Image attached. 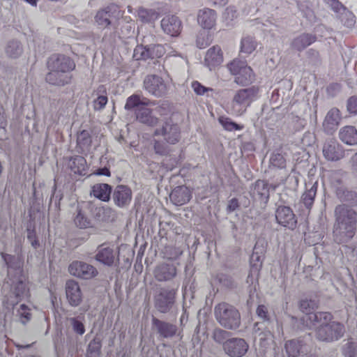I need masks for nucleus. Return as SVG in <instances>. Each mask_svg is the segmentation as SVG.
I'll list each match as a JSON object with an SVG mask.
<instances>
[{
	"label": "nucleus",
	"mask_w": 357,
	"mask_h": 357,
	"mask_svg": "<svg viewBox=\"0 0 357 357\" xmlns=\"http://www.w3.org/2000/svg\"><path fill=\"white\" fill-rule=\"evenodd\" d=\"M259 97V88L256 86L237 91L231 101V113L235 116L243 115L250 104Z\"/></svg>",
	"instance_id": "20e7f679"
},
{
	"label": "nucleus",
	"mask_w": 357,
	"mask_h": 357,
	"mask_svg": "<svg viewBox=\"0 0 357 357\" xmlns=\"http://www.w3.org/2000/svg\"><path fill=\"white\" fill-rule=\"evenodd\" d=\"M339 138L344 144L350 146L357 144V130L354 126H346L339 132Z\"/></svg>",
	"instance_id": "58836bf2"
},
{
	"label": "nucleus",
	"mask_w": 357,
	"mask_h": 357,
	"mask_svg": "<svg viewBox=\"0 0 357 357\" xmlns=\"http://www.w3.org/2000/svg\"><path fill=\"white\" fill-rule=\"evenodd\" d=\"M192 197V192L186 186H177L170 193L172 202L176 206H181L188 202Z\"/></svg>",
	"instance_id": "c85d7f7f"
},
{
	"label": "nucleus",
	"mask_w": 357,
	"mask_h": 357,
	"mask_svg": "<svg viewBox=\"0 0 357 357\" xmlns=\"http://www.w3.org/2000/svg\"><path fill=\"white\" fill-rule=\"evenodd\" d=\"M317 301L315 299L303 298L301 299L299 303L300 310L305 313L307 321L308 316L312 314V312L317 307Z\"/></svg>",
	"instance_id": "3c124183"
},
{
	"label": "nucleus",
	"mask_w": 357,
	"mask_h": 357,
	"mask_svg": "<svg viewBox=\"0 0 357 357\" xmlns=\"http://www.w3.org/2000/svg\"><path fill=\"white\" fill-rule=\"evenodd\" d=\"M337 17L346 27L351 28L355 24V16L349 10H346L342 15H338Z\"/></svg>",
	"instance_id": "13d9d810"
},
{
	"label": "nucleus",
	"mask_w": 357,
	"mask_h": 357,
	"mask_svg": "<svg viewBox=\"0 0 357 357\" xmlns=\"http://www.w3.org/2000/svg\"><path fill=\"white\" fill-rule=\"evenodd\" d=\"M88 206L92 215L98 221H109L114 216V211L108 206H96L93 202H89Z\"/></svg>",
	"instance_id": "473e14b6"
},
{
	"label": "nucleus",
	"mask_w": 357,
	"mask_h": 357,
	"mask_svg": "<svg viewBox=\"0 0 357 357\" xmlns=\"http://www.w3.org/2000/svg\"><path fill=\"white\" fill-rule=\"evenodd\" d=\"M163 32L172 37L178 36L182 29V23L178 17L169 15L164 17L160 22Z\"/></svg>",
	"instance_id": "5701e85b"
},
{
	"label": "nucleus",
	"mask_w": 357,
	"mask_h": 357,
	"mask_svg": "<svg viewBox=\"0 0 357 357\" xmlns=\"http://www.w3.org/2000/svg\"><path fill=\"white\" fill-rule=\"evenodd\" d=\"M136 13L138 18L143 23H153L160 16L159 13L154 9L143 7L139 8Z\"/></svg>",
	"instance_id": "a19ab883"
},
{
	"label": "nucleus",
	"mask_w": 357,
	"mask_h": 357,
	"mask_svg": "<svg viewBox=\"0 0 357 357\" xmlns=\"http://www.w3.org/2000/svg\"><path fill=\"white\" fill-rule=\"evenodd\" d=\"M74 222L75 225L80 229H85L91 227L92 223L90 218L81 210L77 208V214Z\"/></svg>",
	"instance_id": "864d4df0"
},
{
	"label": "nucleus",
	"mask_w": 357,
	"mask_h": 357,
	"mask_svg": "<svg viewBox=\"0 0 357 357\" xmlns=\"http://www.w3.org/2000/svg\"><path fill=\"white\" fill-rule=\"evenodd\" d=\"M180 134L179 126L171 119L167 120L161 127L154 131L155 136H162L167 143L171 144H175L179 141Z\"/></svg>",
	"instance_id": "ddd939ff"
},
{
	"label": "nucleus",
	"mask_w": 357,
	"mask_h": 357,
	"mask_svg": "<svg viewBox=\"0 0 357 357\" xmlns=\"http://www.w3.org/2000/svg\"><path fill=\"white\" fill-rule=\"evenodd\" d=\"M218 122L225 130L229 132L242 130L244 128L243 125L236 123L231 119L225 116H220Z\"/></svg>",
	"instance_id": "49530a36"
},
{
	"label": "nucleus",
	"mask_w": 357,
	"mask_h": 357,
	"mask_svg": "<svg viewBox=\"0 0 357 357\" xmlns=\"http://www.w3.org/2000/svg\"><path fill=\"white\" fill-rule=\"evenodd\" d=\"M270 162L272 166L279 169H283L286 166L285 158L282 154L278 153H275L271 155Z\"/></svg>",
	"instance_id": "bf43d9fd"
},
{
	"label": "nucleus",
	"mask_w": 357,
	"mask_h": 357,
	"mask_svg": "<svg viewBox=\"0 0 357 357\" xmlns=\"http://www.w3.org/2000/svg\"><path fill=\"white\" fill-rule=\"evenodd\" d=\"M342 352L346 357H357V342L346 343L343 347Z\"/></svg>",
	"instance_id": "052dcab7"
},
{
	"label": "nucleus",
	"mask_w": 357,
	"mask_h": 357,
	"mask_svg": "<svg viewBox=\"0 0 357 357\" xmlns=\"http://www.w3.org/2000/svg\"><path fill=\"white\" fill-rule=\"evenodd\" d=\"M48 70L69 73L75 68V61L69 56L64 54H55L52 55L47 61Z\"/></svg>",
	"instance_id": "2eb2a0df"
},
{
	"label": "nucleus",
	"mask_w": 357,
	"mask_h": 357,
	"mask_svg": "<svg viewBox=\"0 0 357 357\" xmlns=\"http://www.w3.org/2000/svg\"><path fill=\"white\" fill-rule=\"evenodd\" d=\"M275 216L277 223L280 226L289 230H294L296 228L297 217L290 206L277 205Z\"/></svg>",
	"instance_id": "f8f14e48"
},
{
	"label": "nucleus",
	"mask_w": 357,
	"mask_h": 357,
	"mask_svg": "<svg viewBox=\"0 0 357 357\" xmlns=\"http://www.w3.org/2000/svg\"><path fill=\"white\" fill-rule=\"evenodd\" d=\"M333 316L328 312H317L308 316V319L312 325L319 326L328 324L332 322Z\"/></svg>",
	"instance_id": "a18cd8bd"
},
{
	"label": "nucleus",
	"mask_w": 357,
	"mask_h": 357,
	"mask_svg": "<svg viewBox=\"0 0 357 357\" xmlns=\"http://www.w3.org/2000/svg\"><path fill=\"white\" fill-rule=\"evenodd\" d=\"M274 324L264 325L263 323H256L254 328L255 344L259 345L262 351L266 350L273 342L272 330Z\"/></svg>",
	"instance_id": "9b49d317"
},
{
	"label": "nucleus",
	"mask_w": 357,
	"mask_h": 357,
	"mask_svg": "<svg viewBox=\"0 0 357 357\" xmlns=\"http://www.w3.org/2000/svg\"><path fill=\"white\" fill-rule=\"evenodd\" d=\"M216 320L223 327L230 330L238 328L241 324V314L233 305L227 303L218 304L214 309Z\"/></svg>",
	"instance_id": "7ed1b4c3"
},
{
	"label": "nucleus",
	"mask_w": 357,
	"mask_h": 357,
	"mask_svg": "<svg viewBox=\"0 0 357 357\" xmlns=\"http://www.w3.org/2000/svg\"><path fill=\"white\" fill-rule=\"evenodd\" d=\"M257 42L252 36H247L242 38L241 42V53L250 54L257 47Z\"/></svg>",
	"instance_id": "09e8293b"
},
{
	"label": "nucleus",
	"mask_w": 357,
	"mask_h": 357,
	"mask_svg": "<svg viewBox=\"0 0 357 357\" xmlns=\"http://www.w3.org/2000/svg\"><path fill=\"white\" fill-rule=\"evenodd\" d=\"M72 75L69 73H61L53 70H49L46 75L45 80L47 83L55 86H65L70 83Z\"/></svg>",
	"instance_id": "2f4dec72"
},
{
	"label": "nucleus",
	"mask_w": 357,
	"mask_h": 357,
	"mask_svg": "<svg viewBox=\"0 0 357 357\" xmlns=\"http://www.w3.org/2000/svg\"><path fill=\"white\" fill-rule=\"evenodd\" d=\"M101 343L100 340L93 339L87 347V357H98L100 354Z\"/></svg>",
	"instance_id": "4d7b16f0"
},
{
	"label": "nucleus",
	"mask_w": 357,
	"mask_h": 357,
	"mask_svg": "<svg viewBox=\"0 0 357 357\" xmlns=\"http://www.w3.org/2000/svg\"><path fill=\"white\" fill-rule=\"evenodd\" d=\"M151 101L148 98L139 94H132L129 96L124 106L126 110L135 109L137 120L148 126H155L158 122V119L152 114V110L146 106L149 105Z\"/></svg>",
	"instance_id": "f03ea898"
},
{
	"label": "nucleus",
	"mask_w": 357,
	"mask_h": 357,
	"mask_svg": "<svg viewBox=\"0 0 357 357\" xmlns=\"http://www.w3.org/2000/svg\"><path fill=\"white\" fill-rule=\"evenodd\" d=\"M316 40V36L311 33H303L294 38L291 43L292 49L302 51Z\"/></svg>",
	"instance_id": "ea45409f"
},
{
	"label": "nucleus",
	"mask_w": 357,
	"mask_h": 357,
	"mask_svg": "<svg viewBox=\"0 0 357 357\" xmlns=\"http://www.w3.org/2000/svg\"><path fill=\"white\" fill-rule=\"evenodd\" d=\"M144 90L149 94L156 97L165 96L168 91L167 83L159 75H149L145 77L143 82Z\"/></svg>",
	"instance_id": "9d476101"
},
{
	"label": "nucleus",
	"mask_w": 357,
	"mask_h": 357,
	"mask_svg": "<svg viewBox=\"0 0 357 357\" xmlns=\"http://www.w3.org/2000/svg\"><path fill=\"white\" fill-rule=\"evenodd\" d=\"M216 279L218 280L219 283L222 284L223 287L227 288H232L234 287V281L228 275L224 273H219L216 276Z\"/></svg>",
	"instance_id": "338daca9"
},
{
	"label": "nucleus",
	"mask_w": 357,
	"mask_h": 357,
	"mask_svg": "<svg viewBox=\"0 0 357 357\" xmlns=\"http://www.w3.org/2000/svg\"><path fill=\"white\" fill-rule=\"evenodd\" d=\"M152 324L159 336L164 339L172 338L178 331L176 325L156 317L152 318Z\"/></svg>",
	"instance_id": "b1692460"
},
{
	"label": "nucleus",
	"mask_w": 357,
	"mask_h": 357,
	"mask_svg": "<svg viewBox=\"0 0 357 357\" xmlns=\"http://www.w3.org/2000/svg\"><path fill=\"white\" fill-rule=\"evenodd\" d=\"M248 344L244 339L234 337L224 342L223 349L230 357H242L248 351Z\"/></svg>",
	"instance_id": "f3484780"
},
{
	"label": "nucleus",
	"mask_w": 357,
	"mask_h": 357,
	"mask_svg": "<svg viewBox=\"0 0 357 357\" xmlns=\"http://www.w3.org/2000/svg\"><path fill=\"white\" fill-rule=\"evenodd\" d=\"M67 322L72 331L77 335L82 336L85 333L86 318L83 313L72 317H68Z\"/></svg>",
	"instance_id": "e433bc0d"
},
{
	"label": "nucleus",
	"mask_w": 357,
	"mask_h": 357,
	"mask_svg": "<svg viewBox=\"0 0 357 357\" xmlns=\"http://www.w3.org/2000/svg\"><path fill=\"white\" fill-rule=\"evenodd\" d=\"M256 312L259 319H261V321H257V323H263L264 325L274 324V320L271 319L265 305H259Z\"/></svg>",
	"instance_id": "6e6d98bb"
},
{
	"label": "nucleus",
	"mask_w": 357,
	"mask_h": 357,
	"mask_svg": "<svg viewBox=\"0 0 357 357\" xmlns=\"http://www.w3.org/2000/svg\"><path fill=\"white\" fill-rule=\"evenodd\" d=\"M77 145L83 151H87L90 148L92 142L91 136L89 131L82 130L77 135Z\"/></svg>",
	"instance_id": "8fccbe9b"
},
{
	"label": "nucleus",
	"mask_w": 357,
	"mask_h": 357,
	"mask_svg": "<svg viewBox=\"0 0 357 357\" xmlns=\"http://www.w3.org/2000/svg\"><path fill=\"white\" fill-rule=\"evenodd\" d=\"M229 72L235 75V82L239 85L245 86L252 82L255 75L252 68L245 61L234 59L227 65Z\"/></svg>",
	"instance_id": "0eeeda50"
},
{
	"label": "nucleus",
	"mask_w": 357,
	"mask_h": 357,
	"mask_svg": "<svg viewBox=\"0 0 357 357\" xmlns=\"http://www.w3.org/2000/svg\"><path fill=\"white\" fill-rule=\"evenodd\" d=\"M165 52V47L162 45H137L134 50L133 57L136 60L160 58Z\"/></svg>",
	"instance_id": "4468645a"
},
{
	"label": "nucleus",
	"mask_w": 357,
	"mask_h": 357,
	"mask_svg": "<svg viewBox=\"0 0 357 357\" xmlns=\"http://www.w3.org/2000/svg\"><path fill=\"white\" fill-rule=\"evenodd\" d=\"M176 291L168 287H162L153 296L154 307L162 314L172 311L176 302Z\"/></svg>",
	"instance_id": "423d86ee"
},
{
	"label": "nucleus",
	"mask_w": 357,
	"mask_h": 357,
	"mask_svg": "<svg viewBox=\"0 0 357 357\" xmlns=\"http://www.w3.org/2000/svg\"><path fill=\"white\" fill-rule=\"evenodd\" d=\"M23 45L17 40H9L5 48L6 55L12 59L20 57L23 53Z\"/></svg>",
	"instance_id": "79ce46f5"
},
{
	"label": "nucleus",
	"mask_w": 357,
	"mask_h": 357,
	"mask_svg": "<svg viewBox=\"0 0 357 357\" xmlns=\"http://www.w3.org/2000/svg\"><path fill=\"white\" fill-rule=\"evenodd\" d=\"M211 38L206 32L199 33L196 39L197 47L199 49H204L206 47L211 43Z\"/></svg>",
	"instance_id": "e2e57ef3"
},
{
	"label": "nucleus",
	"mask_w": 357,
	"mask_h": 357,
	"mask_svg": "<svg viewBox=\"0 0 357 357\" xmlns=\"http://www.w3.org/2000/svg\"><path fill=\"white\" fill-rule=\"evenodd\" d=\"M68 167L75 174L84 176L87 174L88 166L86 160L83 156L71 157L68 160Z\"/></svg>",
	"instance_id": "f704fd0d"
},
{
	"label": "nucleus",
	"mask_w": 357,
	"mask_h": 357,
	"mask_svg": "<svg viewBox=\"0 0 357 357\" xmlns=\"http://www.w3.org/2000/svg\"><path fill=\"white\" fill-rule=\"evenodd\" d=\"M123 13L116 5H111L96 13L95 21L100 29H107L111 34H115L119 26V20Z\"/></svg>",
	"instance_id": "39448f33"
},
{
	"label": "nucleus",
	"mask_w": 357,
	"mask_h": 357,
	"mask_svg": "<svg viewBox=\"0 0 357 357\" xmlns=\"http://www.w3.org/2000/svg\"><path fill=\"white\" fill-rule=\"evenodd\" d=\"M251 195L255 201H259L264 205L266 204L270 196L268 184L262 180L257 181L252 190Z\"/></svg>",
	"instance_id": "cd10ccee"
},
{
	"label": "nucleus",
	"mask_w": 357,
	"mask_h": 357,
	"mask_svg": "<svg viewBox=\"0 0 357 357\" xmlns=\"http://www.w3.org/2000/svg\"><path fill=\"white\" fill-rule=\"evenodd\" d=\"M92 96L94 97L93 100V107L94 110H102L108 102L105 86L104 85H100L94 90Z\"/></svg>",
	"instance_id": "c9c22d12"
},
{
	"label": "nucleus",
	"mask_w": 357,
	"mask_h": 357,
	"mask_svg": "<svg viewBox=\"0 0 357 357\" xmlns=\"http://www.w3.org/2000/svg\"><path fill=\"white\" fill-rule=\"evenodd\" d=\"M66 296L69 305L77 307L82 301V294L77 282L68 280L65 284Z\"/></svg>",
	"instance_id": "aec40b11"
},
{
	"label": "nucleus",
	"mask_w": 357,
	"mask_h": 357,
	"mask_svg": "<svg viewBox=\"0 0 357 357\" xmlns=\"http://www.w3.org/2000/svg\"><path fill=\"white\" fill-rule=\"evenodd\" d=\"M1 256L8 268V278L13 277V272L14 276L22 275V263L18 257L4 252H1Z\"/></svg>",
	"instance_id": "c756f323"
},
{
	"label": "nucleus",
	"mask_w": 357,
	"mask_h": 357,
	"mask_svg": "<svg viewBox=\"0 0 357 357\" xmlns=\"http://www.w3.org/2000/svg\"><path fill=\"white\" fill-rule=\"evenodd\" d=\"M223 61V55L220 47L213 46L209 48L206 54L205 65L211 70L213 68L220 66Z\"/></svg>",
	"instance_id": "7c9ffc66"
},
{
	"label": "nucleus",
	"mask_w": 357,
	"mask_h": 357,
	"mask_svg": "<svg viewBox=\"0 0 357 357\" xmlns=\"http://www.w3.org/2000/svg\"><path fill=\"white\" fill-rule=\"evenodd\" d=\"M284 349L288 357H298L308 352V347L302 337L287 340Z\"/></svg>",
	"instance_id": "4be33fe9"
},
{
	"label": "nucleus",
	"mask_w": 357,
	"mask_h": 357,
	"mask_svg": "<svg viewBox=\"0 0 357 357\" xmlns=\"http://www.w3.org/2000/svg\"><path fill=\"white\" fill-rule=\"evenodd\" d=\"M345 332L344 326L337 321L319 326L316 331L317 338L323 342H334L343 337Z\"/></svg>",
	"instance_id": "6e6552de"
},
{
	"label": "nucleus",
	"mask_w": 357,
	"mask_h": 357,
	"mask_svg": "<svg viewBox=\"0 0 357 357\" xmlns=\"http://www.w3.org/2000/svg\"><path fill=\"white\" fill-rule=\"evenodd\" d=\"M153 273L158 281L167 282L176 275V268L174 264L162 263L155 267Z\"/></svg>",
	"instance_id": "a878e982"
},
{
	"label": "nucleus",
	"mask_w": 357,
	"mask_h": 357,
	"mask_svg": "<svg viewBox=\"0 0 357 357\" xmlns=\"http://www.w3.org/2000/svg\"><path fill=\"white\" fill-rule=\"evenodd\" d=\"M335 216L334 241L338 244L347 243L356 234L357 213L347 206L342 204L336 206Z\"/></svg>",
	"instance_id": "f257e3e1"
},
{
	"label": "nucleus",
	"mask_w": 357,
	"mask_h": 357,
	"mask_svg": "<svg viewBox=\"0 0 357 357\" xmlns=\"http://www.w3.org/2000/svg\"><path fill=\"white\" fill-rule=\"evenodd\" d=\"M112 187L107 183L94 184L91 189L90 195L102 202H109L111 198Z\"/></svg>",
	"instance_id": "72a5a7b5"
},
{
	"label": "nucleus",
	"mask_w": 357,
	"mask_h": 357,
	"mask_svg": "<svg viewBox=\"0 0 357 357\" xmlns=\"http://www.w3.org/2000/svg\"><path fill=\"white\" fill-rule=\"evenodd\" d=\"M328 183L332 190L337 194L344 188L342 181V174L338 171H332L328 176Z\"/></svg>",
	"instance_id": "c03bdc74"
},
{
	"label": "nucleus",
	"mask_w": 357,
	"mask_h": 357,
	"mask_svg": "<svg viewBox=\"0 0 357 357\" xmlns=\"http://www.w3.org/2000/svg\"><path fill=\"white\" fill-rule=\"evenodd\" d=\"M154 149L157 154L166 155L169 151V147L166 143L158 140H155Z\"/></svg>",
	"instance_id": "774afa93"
},
{
	"label": "nucleus",
	"mask_w": 357,
	"mask_h": 357,
	"mask_svg": "<svg viewBox=\"0 0 357 357\" xmlns=\"http://www.w3.org/2000/svg\"><path fill=\"white\" fill-rule=\"evenodd\" d=\"M69 273L84 280H90L98 274L97 268L91 264L82 261H74L68 267Z\"/></svg>",
	"instance_id": "dca6fc26"
},
{
	"label": "nucleus",
	"mask_w": 357,
	"mask_h": 357,
	"mask_svg": "<svg viewBox=\"0 0 357 357\" xmlns=\"http://www.w3.org/2000/svg\"><path fill=\"white\" fill-rule=\"evenodd\" d=\"M323 155L327 160L337 161L344 156V149L337 142L329 140L324 144Z\"/></svg>",
	"instance_id": "393cba45"
},
{
	"label": "nucleus",
	"mask_w": 357,
	"mask_h": 357,
	"mask_svg": "<svg viewBox=\"0 0 357 357\" xmlns=\"http://www.w3.org/2000/svg\"><path fill=\"white\" fill-rule=\"evenodd\" d=\"M10 281L11 291L16 299L22 301L29 295V289L22 275L8 278L6 283Z\"/></svg>",
	"instance_id": "412c9836"
},
{
	"label": "nucleus",
	"mask_w": 357,
	"mask_h": 357,
	"mask_svg": "<svg viewBox=\"0 0 357 357\" xmlns=\"http://www.w3.org/2000/svg\"><path fill=\"white\" fill-rule=\"evenodd\" d=\"M191 87L193 91L197 96H205L206 98L213 97V89L211 87H206L198 81H193L191 84Z\"/></svg>",
	"instance_id": "de8ad7c7"
},
{
	"label": "nucleus",
	"mask_w": 357,
	"mask_h": 357,
	"mask_svg": "<svg viewBox=\"0 0 357 357\" xmlns=\"http://www.w3.org/2000/svg\"><path fill=\"white\" fill-rule=\"evenodd\" d=\"M119 255L118 250L106 243H102L97 247L94 259L105 266L113 267L119 264Z\"/></svg>",
	"instance_id": "1a4fd4ad"
},
{
	"label": "nucleus",
	"mask_w": 357,
	"mask_h": 357,
	"mask_svg": "<svg viewBox=\"0 0 357 357\" xmlns=\"http://www.w3.org/2000/svg\"><path fill=\"white\" fill-rule=\"evenodd\" d=\"M229 334V332L223 329L215 328L213 331V339L216 342L224 344V342L228 340Z\"/></svg>",
	"instance_id": "69168bd1"
},
{
	"label": "nucleus",
	"mask_w": 357,
	"mask_h": 357,
	"mask_svg": "<svg viewBox=\"0 0 357 357\" xmlns=\"http://www.w3.org/2000/svg\"><path fill=\"white\" fill-rule=\"evenodd\" d=\"M318 188V182L305 184V191L301 197V202L305 208L310 210L314 202Z\"/></svg>",
	"instance_id": "4c0bfd02"
},
{
	"label": "nucleus",
	"mask_w": 357,
	"mask_h": 357,
	"mask_svg": "<svg viewBox=\"0 0 357 357\" xmlns=\"http://www.w3.org/2000/svg\"><path fill=\"white\" fill-rule=\"evenodd\" d=\"M26 231L28 241L30 242L31 246L34 249H37L40 246V243L36 236V232L34 228H32L31 226H28Z\"/></svg>",
	"instance_id": "0e129e2a"
},
{
	"label": "nucleus",
	"mask_w": 357,
	"mask_h": 357,
	"mask_svg": "<svg viewBox=\"0 0 357 357\" xmlns=\"http://www.w3.org/2000/svg\"><path fill=\"white\" fill-rule=\"evenodd\" d=\"M342 120L340 111L336 108H331L328 111L323 121L324 131L328 135H333L337 129Z\"/></svg>",
	"instance_id": "6ab92c4d"
},
{
	"label": "nucleus",
	"mask_w": 357,
	"mask_h": 357,
	"mask_svg": "<svg viewBox=\"0 0 357 357\" xmlns=\"http://www.w3.org/2000/svg\"><path fill=\"white\" fill-rule=\"evenodd\" d=\"M216 12L211 8H204L200 9L197 13L198 24L204 29H212L216 22Z\"/></svg>",
	"instance_id": "bb28decb"
},
{
	"label": "nucleus",
	"mask_w": 357,
	"mask_h": 357,
	"mask_svg": "<svg viewBox=\"0 0 357 357\" xmlns=\"http://www.w3.org/2000/svg\"><path fill=\"white\" fill-rule=\"evenodd\" d=\"M330 6L331 8L336 13L337 17L338 15H342L348 9L338 0H325Z\"/></svg>",
	"instance_id": "680f3d73"
},
{
	"label": "nucleus",
	"mask_w": 357,
	"mask_h": 357,
	"mask_svg": "<svg viewBox=\"0 0 357 357\" xmlns=\"http://www.w3.org/2000/svg\"><path fill=\"white\" fill-rule=\"evenodd\" d=\"M132 198L131 189L125 185H118L113 191L112 199L114 204L119 208L128 207Z\"/></svg>",
	"instance_id": "a211bd4d"
},
{
	"label": "nucleus",
	"mask_w": 357,
	"mask_h": 357,
	"mask_svg": "<svg viewBox=\"0 0 357 357\" xmlns=\"http://www.w3.org/2000/svg\"><path fill=\"white\" fill-rule=\"evenodd\" d=\"M336 196L341 202H346L352 205L357 204V194L351 190H348L345 187L342 190L339 191Z\"/></svg>",
	"instance_id": "603ef678"
},
{
	"label": "nucleus",
	"mask_w": 357,
	"mask_h": 357,
	"mask_svg": "<svg viewBox=\"0 0 357 357\" xmlns=\"http://www.w3.org/2000/svg\"><path fill=\"white\" fill-rule=\"evenodd\" d=\"M15 315L18 317L19 321L25 325L31 318V309L25 304H22L16 310Z\"/></svg>",
	"instance_id": "5fc2aeb1"
},
{
	"label": "nucleus",
	"mask_w": 357,
	"mask_h": 357,
	"mask_svg": "<svg viewBox=\"0 0 357 357\" xmlns=\"http://www.w3.org/2000/svg\"><path fill=\"white\" fill-rule=\"evenodd\" d=\"M264 248L259 247V242H257L254 247L253 252L250 257V268L257 266V271H259L262 266V261L264 259Z\"/></svg>",
	"instance_id": "37998d69"
}]
</instances>
